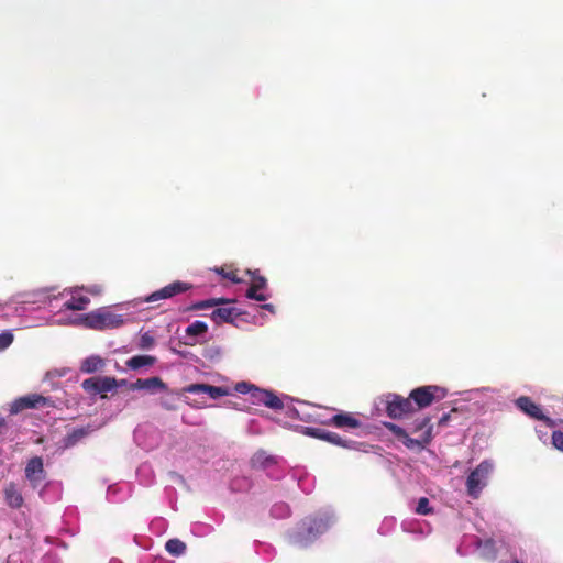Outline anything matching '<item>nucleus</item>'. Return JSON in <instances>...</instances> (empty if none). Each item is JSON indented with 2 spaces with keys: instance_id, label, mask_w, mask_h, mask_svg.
<instances>
[{
  "instance_id": "11",
  "label": "nucleus",
  "mask_w": 563,
  "mask_h": 563,
  "mask_svg": "<svg viewBox=\"0 0 563 563\" xmlns=\"http://www.w3.org/2000/svg\"><path fill=\"white\" fill-rule=\"evenodd\" d=\"M250 399L253 405H264L274 410H282L284 408L283 400L271 390L261 389L255 387L252 390Z\"/></svg>"
},
{
  "instance_id": "8",
  "label": "nucleus",
  "mask_w": 563,
  "mask_h": 563,
  "mask_svg": "<svg viewBox=\"0 0 563 563\" xmlns=\"http://www.w3.org/2000/svg\"><path fill=\"white\" fill-rule=\"evenodd\" d=\"M515 404L517 408L528 417L543 421L545 426L550 428L555 426V422L551 418L543 415L541 407L538 404H536L530 397L520 396L519 398L516 399Z\"/></svg>"
},
{
  "instance_id": "5",
  "label": "nucleus",
  "mask_w": 563,
  "mask_h": 563,
  "mask_svg": "<svg viewBox=\"0 0 563 563\" xmlns=\"http://www.w3.org/2000/svg\"><path fill=\"white\" fill-rule=\"evenodd\" d=\"M384 426L395 437H397L409 450H423L430 443L429 431L427 432V435L424 438H410L405 429L393 422H385Z\"/></svg>"
},
{
  "instance_id": "37",
  "label": "nucleus",
  "mask_w": 563,
  "mask_h": 563,
  "mask_svg": "<svg viewBox=\"0 0 563 563\" xmlns=\"http://www.w3.org/2000/svg\"><path fill=\"white\" fill-rule=\"evenodd\" d=\"M262 308H263V309H265V310L271 311L272 313H274V312H275V308H274V306H273V305H271V303H265V305H263V306H262Z\"/></svg>"
},
{
  "instance_id": "26",
  "label": "nucleus",
  "mask_w": 563,
  "mask_h": 563,
  "mask_svg": "<svg viewBox=\"0 0 563 563\" xmlns=\"http://www.w3.org/2000/svg\"><path fill=\"white\" fill-rule=\"evenodd\" d=\"M327 442L346 449H355L356 445V442L351 440H344L338 433L331 431H329V433L327 434Z\"/></svg>"
},
{
  "instance_id": "27",
  "label": "nucleus",
  "mask_w": 563,
  "mask_h": 563,
  "mask_svg": "<svg viewBox=\"0 0 563 563\" xmlns=\"http://www.w3.org/2000/svg\"><path fill=\"white\" fill-rule=\"evenodd\" d=\"M232 301L233 300L225 299V298H212V299L202 300V301H199V302L195 303L192 306V309L201 310V309H207V308L216 307V306H219V305L229 303V302H232Z\"/></svg>"
},
{
  "instance_id": "7",
  "label": "nucleus",
  "mask_w": 563,
  "mask_h": 563,
  "mask_svg": "<svg viewBox=\"0 0 563 563\" xmlns=\"http://www.w3.org/2000/svg\"><path fill=\"white\" fill-rule=\"evenodd\" d=\"M53 401L38 394H29L16 398L10 407L11 415H18L25 409H33L40 407L52 406Z\"/></svg>"
},
{
  "instance_id": "25",
  "label": "nucleus",
  "mask_w": 563,
  "mask_h": 563,
  "mask_svg": "<svg viewBox=\"0 0 563 563\" xmlns=\"http://www.w3.org/2000/svg\"><path fill=\"white\" fill-rule=\"evenodd\" d=\"M186 334L188 336H200V335H203L208 332V324L203 321H195L192 322L191 324H189L186 330H185Z\"/></svg>"
},
{
  "instance_id": "29",
  "label": "nucleus",
  "mask_w": 563,
  "mask_h": 563,
  "mask_svg": "<svg viewBox=\"0 0 563 563\" xmlns=\"http://www.w3.org/2000/svg\"><path fill=\"white\" fill-rule=\"evenodd\" d=\"M155 345V339L150 332H145L140 336L137 346L140 350H150Z\"/></svg>"
},
{
  "instance_id": "9",
  "label": "nucleus",
  "mask_w": 563,
  "mask_h": 563,
  "mask_svg": "<svg viewBox=\"0 0 563 563\" xmlns=\"http://www.w3.org/2000/svg\"><path fill=\"white\" fill-rule=\"evenodd\" d=\"M191 288H192V286L190 284L180 282V280H176V282H173V283L168 284L167 286L163 287L162 289L152 292L150 296H147L145 298V301L154 302V301H158L162 299H168L176 295L186 292L187 290H189Z\"/></svg>"
},
{
  "instance_id": "32",
  "label": "nucleus",
  "mask_w": 563,
  "mask_h": 563,
  "mask_svg": "<svg viewBox=\"0 0 563 563\" xmlns=\"http://www.w3.org/2000/svg\"><path fill=\"white\" fill-rule=\"evenodd\" d=\"M13 342V334L11 332L0 333V351L9 347Z\"/></svg>"
},
{
  "instance_id": "36",
  "label": "nucleus",
  "mask_w": 563,
  "mask_h": 563,
  "mask_svg": "<svg viewBox=\"0 0 563 563\" xmlns=\"http://www.w3.org/2000/svg\"><path fill=\"white\" fill-rule=\"evenodd\" d=\"M449 419H450V413H444V415L439 419L438 424H439V426H444V424H446V423H448Z\"/></svg>"
},
{
  "instance_id": "33",
  "label": "nucleus",
  "mask_w": 563,
  "mask_h": 563,
  "mask_svg": "<svg viewBox=\"0 0 563 563\" xmlns=\"http://www.w3.org/2000/svg\"><path fill=\"white\" fill-rule=\"evenodd\" d=\"M552 444L560 451H563V432L562 431H553L552 433Z\"/></svg>"
},
{
  "instance_id": "21",
  "label": "nucleus",
  "mask_w": 563,
  "mask_h": 563,
  "mask_svg": "<svg viewBox=\"0 0 563 563\" xmlns=\"http://www.w3.org/2000/svg\"><path fill=\"white\" fill-rule=\"evenodd\" d=\"M432 429L433 427L431 424V418L429 416H424L413 421L411 431L412 433H420L418 438H424L429 431L431 442L433 438Z\"/></svg>"
},
{
  "instance_id": "16",
  "label": "nucleus",
  "mask_w": 563,
  "mask_h": 563,
  "mask_svg": "<svg viewBox=\"0 0 563 563\" xmlns=\"http://www.w3.org/2000/svg\"><path fill=\"white\" fill-rule=\"evenodd\" d=\"M91 432H92V429L90 428V426L73 429L63 438V441H62L63 448L69 449V448L75 446L77 443L82 441Z\"/></svg>"
},
{
  "instance_id": "23",
  "label": "nucleus",
  "mask_w": 563,
  "mask_h": 563,
  "mask_svg": "<svg viewBox=\"0 0 563 563\" xmlns=\"http://www.w3.org/2000/svg\"><path fill=\"white\" fill-rule=\"evenodd\" d=\"M89 302L90 299L87 296L73 295L71 298L63 305V307L66 310L80 311L86 309Z\"/></svg>"
},
{
  "instance_id": "39",
  "label": "nucleus",
  "mask_w": 563,
  "mask_h": 563,
  "mask_svg": "<svg viewBox=\"0 0 563 563\" xmlns=\"http://www.w3.org/2000/svg\"><path fill=\"white\" fill-rule=\"evenodd\" d=\"M119 386H125L128 383L125 379L118 380Z\"/></svg>"
},
{
  "instance_id": "2",
  "label": "nucleus",
  "mask_w": 563,
  "mask_h": 563,
  "mask_svg": "<svg viewBox=\"0 0 563 563\" xmlns=\"http://www.w3.org/2000/svg\"><path fill=\"white\" fill-rule=\"evenodd\" d=\"M446 395V389L437 385L417 387L409 394L411 402H413L415 406V411L424 409L434 401L444 399Z\"/></svg>"
},
{
  "instance_id": "15",
  "label": "nucleus",
  "mask_w": 563,
  "mask_h": 563,
  "mask_svg": "<svg viewBox=\"0 0 563 563\" xmlns=\"http://www.w3.org/2000/svg\"><path fill=\"white\" fill-rule=\"evenodd\" d=\"M266 286L267 280L265 277L254 275L252 278V284L246 290V297L256 301H265L267 296L261 292V290L265 289Z\"/></svg>"
},
{
  "instance_id": "40",
  "label": "nucleus",
  "mask_w": 563,
  "mask_h": 563,
  "mask_svg": "<svg viewBox=\"0 0 563 563\" xmlns=\"http://www.w3.org/2000/svg\"><path fill=\"white\" fill-rule=\"evenodd\" d=\"M511 563H522V562H520L518 560H514Z\"/></svg>"
},
{
  "instance_id": "31",
  "label": "nucleus",
  "mask_w": 563,
  "mask_h": 563,
  "mask_svg": "<svg viewBox=\"0 0 563 563\" xmlns=\"http://www.w3.org/2000/svg\"><path fill=\"white\" fill-rule=\"evenodd\" d=\"M252 463L254 466L258 465L261 467H265L268 464L274 463V459L272 456H265L264 453H256L252 457Z\"/></svg>"
},
{
  "instance_id": "10",
  "label": "nucleus",
  "mask_w": 563,
  "mask_h": 563,
  "mask_svg": "<svg viewBox=\"0 0 563 563\" xmlns=\"http://www.w3.org/2000/svg\"><path fill=\"white\" fill-rule=\"evenodd\" d=\"M119 386L118 380L114 377H91L85 379L81 383V387L85 391L90 394H102L111 391Z\"/></svg>"
},
{
  "instance_id": "12",
  "label": "nucleus",
  "mask_w": 563,
  "mask_h": 563,
  "mask_svg": "<svg viewBox=\"0 0 563 563\" xmlns=\"http://www.w3.org/2000/svg\"><path fill=\"white\" fill-rule=\"evenodd\" d=\"M129 389L131 390H146L150 394H155L157 391L167 390V385L162 380V378L155 376L150 378H137L135 382L129 385Z\"/></svg>"
},
{
  "instance_id": "1",
  "label": "nucleus",
  "mask_w": 563,
  "mask_h": 563,
  "mask_svg": "<svg viewBox=\"0 0 563 563\" xmlns=\"http://www.w3.org/2000/svg\"><path fill=\"white\" fill-rule=\"evenodd\" d=\"M82 322L89 329L102 331L120 328L124 324L125 319L108 308H100L85 314Z\"/></svg>"
},
{
  "instance_id": "38",
  "label": "nucleus",
  "mask_w": 563,
  "mask_h": 563,
  "mask_svg": "<svg viewBox=\"0 0 563 563\" xmlns=\"http://www.w3.org/2000/svg\"><path fill=\"white\" fill-rule=\"evenodd\" d=\"M88 291H89L90 294H92V295H97V294H99V290H98V289H96V288H90V289H88Z\"/></svg>"
},
{
  "instance_id": "28",
  "label": "nucleus",
  "mask_w": 563,
  "mask_h": 563,
  "mask_svg": "<svg viewBox=\"0 0 563 563\" xmlns=\"http://www.w3.org/2000/svg\"><path fill=\"white\" fill-rule=\"evenodd\" d=\"M415 511L418 515L427 516L433 514V508L430 507V503L427 497H420Z\"/></svg>"
},
{
  "instance_id": "18",
  "label": "nucleus",
  "mask_w": 563,
  "mask_h": 563,
  "mask_svg": "<svg viewBox=\"0 0 563 563\" xmlns=\"http://www.w3.org/2000/svg\"><path fill=\"white\" fill-rule=\"evenodd\" d=\"M328 424H333L336 428H349L356 429L361 426V421L353 417L349 412H341L334 415L328 422Z\"/></svg>"
},
{
  "instance_id": "17",
  "label": "nucleus",
  "mask_w": 563,
  "mask_h": 563,
  "mask_svg": "<svg viewBox=\"0 0 563 563\" xmlns=\"http://www.w3.org/2000/svg\"><path fill=\"white\" fill-rule=\"evenodd\" d=\"M4 499L9 507L19 509L23 506L24 499L22 493L18 489L16 484L9 483L4 490Z\"/></svg>"
},
{
  "instance_id": "30",
  "label": "nucleus",
  "mask_w": 563,
  "mask_h": 563,
  "mask_svg": "<svg viewBox=\"0 0 563 563\" xmlns=\"http://www.w3.org/2000/svg\"><path fill=\"white\" fill-rule=\"evenodd\" d=\"M214 272L221 275L223 278L231 280L232 283L238 284L241 282V279L236 276V271L234 269L227 271L224 267H217L214 268Z\"/></svg>"
},
{
  "instance_id": "13",
  "label": "nucleus",
  "mask_w": 563,
  "mask_h": 563,
  "mask_svg": "<svg viewBox=\"0 0 563 563\" xmlns=\"http://www.w3.org/2000/svg\"><path fill=\"white\" fill-rule=\"evenodd\" d=\"M25 477L35 487L45 477L43 460L40 456H34L29 460L25 466Z\"/></svg>"
},
{
  "instance_id": "22",
  "label": "nucleus",
  "mask_w": 563,
  "mask_h": 563,
  "mask_svg": "<svg viewBox=\"0 0 563 563\" xmlns=\"http://www.w3.org/2000/svg\"><path fill=\"white\" fill-rule=\"evenodd\" d=\"M156 357L152 355H135L126 361V366L132 371H137L141 367L153 366L156 363Z\"/></svg>"
},
{
  "instance_id": "24",
  "label": "nucleus",
  "mask_w": 563,
  "mask_h": 563,
  "mask_svg": "<svg viewBox=\"0 0 563 563\" xmlns=\"http://www.w3.org/2000/svg\"><path fill=\"white\" fill-rule=\"evenodd\" d=\"M166 551L173 556H180L186 552L187 545L184 541L174 538L165 543Z\"/></svg>"
},
{
  "instance_id": "3",
  "label": "nucleus",
  "mask_w": 563,
  "mask_h": 563,
  "mask_svg": "<svg viewBox=\"0 0 563 563\" xmlns=\"http://www.w3.org/2000/svg\"><path fill=\"white\" fill-rule=\"evenodd\" d=\"M328 529V522L323 518L312 517L302 521L301 527L296 533L295 542L305 547L314 541Z\"/></svg>"
},
{
  "instance_id": "20",
  "label": "nucleus",
  "mask_w": 563,
  "mask_h": 563,
  "mask_svg": "<svg viewBox=\"0 0 563 563\" xmlns=\"http://www.w3.org/2000/svg\"><path fill=\"white\" fill-rule=\"evenodd\" d=\"M241 313L238 309L232 307H220L213 310L211 313V319L217 322H233L234 318L240 316Z\"/></svg>"
},
{
  "instance_id": "14",
  "label": "nucleus",
  "mask_w": 563,
  "mask_h": 563,
  "mask_svg": "<svg viewBox=\"0 0 563 563\" xmlns=\"http://www.w3.org/2000/svg\"><path fill=\"white\" fill-rule=\"evenodd\" d=\"M188 394H207L211 399H218L229 395V390L223 387L211 386L208 384H190L184 389Z\"/></svg>"
},
{
  "instance_id": "4",
  "label": "nucleus",
  "mask_w": 563,
  "mask_h": 563,
  "mask_svg": "<svg viewBox=\"0 0 563 563\" xmlns=\"http://www.w3.org/2000/svg\"><path fill=\"white\" fill-rule=\"evenodd\" d=\"M493 465L483 461L475 470L471 472L466 479L467 494L473 498H478L483 488L487 485L489 474L492 473Z\"/></svg>"
},
{
  "instance_id": "35",
  "label": "nucleus",
  "mask_w": 563,
  "mask_h": 563,
  "mask_svg": "<svg viewBox=\"0 0 563 563\" xmlns=\"http://www.w3.org/2000/svg\"><path fill=\"white\" fill-rule=\"evenodd\" d=\"M328 433H329V431H327V430L316 429V428L309 429V432H308V434H310L311 437L320 439V440H324V441H327Z\"/></svg>"
},
{
  "instance_id": "19",
  "label": "nucleus",
  "mask_w": 563,
  "mask_h": 563,
  "mask_svg": "<svg viewBox=\"0 0 563 563\" xmlns=\"http://www.w3.org/2000/svg\"><path fill=\"white\" fill-rule=\"evenodd\" d=\"M106 366V361L99 355H91L85 358L80 364V372L85 374H92L100 372Z\"/></svg>"
},
{
  "instance_id": "6",
  "label": "nucleus",
  "mask_w": 563,
  "mask_h": 563,
  "mask_svg": "<svg viewBox=\"0 0 563 563\" xmlns=\"http://www.w3.org/2000/svg\"><path fill=\"white\" fill-rule=\"evenodd\" d=\"M386 412L393 419H401L406 415L415 412V406L413 402H411L410 396L405 398L394 394L389 396Z\"/></svg>"
},
{
  "instance_id": "34",
  "label": "nucleus",
  "mask_w": 563,
  "mask_h": 563,
  "mask_svg": "<svg viewBox=\"0 0 563 563\" xmlns=\"http://www.w3.org/2000/svg\"><path fill=\"white\" fill-rule=\"evenodd\" d=\"M255 388L254 385L249 384L246 382H241L235 385V390L240 394H252V390Z\"/></svg>"
}]
</instances>
